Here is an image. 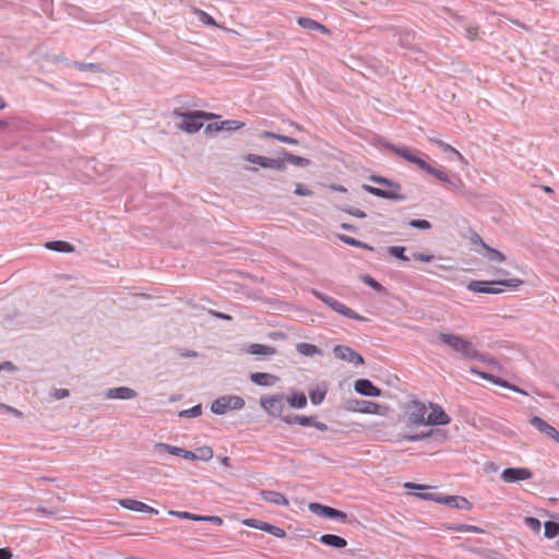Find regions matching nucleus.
<instances>
[{
  "instance_id": "1",
  "label": "nucleus",
  "mask_w": 559,
  "mask_h": 559,
  "mask_svg": "<svg viewBox=\"0 0 559 559\" xmlns=\"http://www.w3.org/2000/svg\"><path fill=\"white\" fill-rule=\"evenodd\" d=\"M391 150L406 162L415 164L418 168L433 176L439 181L447 183L448 187L452 190L464 186V182L461 179L457 180V183L451 181L449 176L443 170L430 166L425 159L417 156L414 151L407 147L391 146Z\"/></svg>"
},
{
  "instance_id": "2",
  "label": "nucleus",
  "mask_w": 559,
  "mask_h": 559,
  "mask_svg": "<svg viewBox=\"0 0 559 559\" xmlns=\"http://www.w3.org/2000/svg\"><path fill=\"white\" fill-rule=\"evenodd\" d=\"M437 340L439 343L447 345L453 352H455L456 354L461 355L464 358H481V355L478 353L473 342L461 335L441 332L437 335Z\"/></svg>"
},
{
  "instance_id": "3",
  "label": "nucleus",
  "mask_w": 559,
  "mask_h": 559,
  "mask_svg": "<svg viewBox=\"0 0 559 559\" xmlns=\"http://www.w3.org/2000/svg\"><path fill=\"white\" fill-rule=\"evenodd\" d=\"M523 284L521 278H503V280H495V281H471L467 284V289L477 294H493L498 295L504 292L503 288L498 286H503L510 289H516Z\"/></svg>"
},
{
  "instance_id": "4",
  "label": "nucleus",
  "mask_w": 559,
  "mask_h": 559,
  "mask_svg": "<svg viewBox=\"0 0 559 559\" xmlns=\"http://www.w3.org/2000/svg\"><path fill=\"white\" fill-rule=\"evenodd\" d=\"M174 116L181 119L178 123V128L190 134L198 132L203 127V121L217 118L215 114L202 110L181 112L176 109L174 110Z\"/></svg>"
},
{
  "instance_id": "5",
  "label": "nucleus",
  "mask_w": 559,
  "mask_h": 559,
  "mask_svg": "<svg viewBox=\"0 0 559 559\" xmlns=\"http://www.w3.org/2000/svg\"><path fill=\"white\" fill-rule=\"evenodd\" d=\"M370 180L383 185L384 187H389V190H382L381 188H376L372 186H364V189L371 193L372 195L390 200H400L403 198L401 194L400 185L391 182L390 180L378 176H372Z\"/></svg>"
},
{
  "instance_id": "6",
  "label": "nucleus",
  "mask_w": 559,
  "mask_h": 559,
  "mask_svg": "<svg viewBox=\"0 0 559 559\" xmlns=\"http://www.w3.org/2000/svg\"><path fill=\"white\" fill-rule=\"evenodd\" d=\"M313 294H314V296H317V298L322 300L333 311H335L344 317H347V318H350V319H354L357 321H366L367 320L365 317L358 314L357 312H355L354 310H352L344 304L340 302L338 300H336L328 295H324L317 290H314Z\"/></svg>"
},
{
  "instance_id": "7",
  "label": "nucleus",
  "mask_w": 559,
  "mask_h": 559,
  "mask_svg": "<svg viewBox=\"0 0 559 559\" xmlns=\"http://www.w3.org/2000/svg\"><path fill=\"white\" fill-rule=\"evenodd\" d=\"M348 409L355 413L381 415L385 416L389 413V407L376 402L366 400H354L349 402Z\"/></svg>"
},
{
  "instance_id": "8",
  "label": "nucleus",
  "mask_w": 559,
  "mask_h": 559,
  "mask_svg": "<svg viewBox=\"0 0 559 559\" xmlns=\"http://www.w3.org/2000/svg\"><path fill=\"white\" fill-rule=\"evenodd\" d=\"M243 405L245 401L240 396H223L212 403L211 409L213 413L222 415L226 413L227 409H240Z\"/></svg>"
},
{
  "instance_id": "9",
  "label": "nucleus",
  "mask_w": 559,
  "mask_h": 559,
  "mask_svg": "<svg viewBox=\"0 0 559 559\" xmlns=\"http://www.w3.org/2000/svg\"><path fill=\"white\" fill-rule=\"evenodd\" d=\"M427 406L419 401H411L406 405L407 419L412 425L425 426L426 425Z\"/></svg>"
},
{
  "instance_id": "10",
  "label": "nucleus",
  "mask_w": 559,
  "mask_h": 559,
  "mask_svg": "<svg viewBox=\"0 0 559 559\" xmlns=\"http://www.w3.org/2000/svg\"><path fill=\"white\" fill-rule=\"evenodd\" d=\"M418 496L424 499L435 500L439 503H443L445 506H449V507L455 508V509L471 510V508H472L471 502L466 498L460 497V496L435 497L431 493L418 495Z\"/></svg>"
},
{
  "instance_id": "11",
  "label": "nucleus",
  "mask_w": 559,
  "mask_h": 559,
  "mask_svg": "<svg viewBox=\"0 0 559 559\" xmlns=\"http://www.w3.org/2000/svg\"><path fill=\"white\" fill-rule=\"evenodd\" d=\"M501 479L507 484L528 480L533 477V473L526 467H508L502 471Z\"/></svg>"
},
{
  "instance_id": "12",
  "label": "nucleus",
  "mask_w": 559,
  "mask_h": 559,
  "mask_svg": "<svg viewBox=\"0 0 559 559\" xmlns=\"http://www.w3.org/2000/svg\"><path fill=\"white\" fill-rule=\"evenodd\" d=\"M429 408L430 413L426 416L425 426H444L450 424V416L444 412V409L440 405L430 403Z\"/></svg>"
},
{
  "instance_id": "13",
  "label": "nucleus",
  "mask_w": 559,
  "mask_h": 559,
  "mask_svg": "<svg viewBox=\"0 0 559 559\" xmlns=\"http://www.w3.org/2000/svg\"><path fill=\"white\" fill-rule=\"evenodd\" d=\"M262 408L273 417H280L284 411V396L270 395L261 399Z\"/></svg>"
},
{
  "instance_id": "14",
  "label": "nucleus",
  "mask_w": 559,
  "mask_h": 559,
  "mask_svg": "<svg viewBox=\"0 0 559 559\" xmlns=\"http://www.w3.org/2000/svg\"><path fill=\"white\" fill-rule=\"evenodd\" d=\"M242 524L248 527H252V528H257V530L266 532V533H269L275 537H278V538H284L286 536V533L283 528L272 525L267 522L257 520V519H245L242 521Z\"/></svg>"
},
{
  "instance_id": "15",
  "label": "nucleus",
  "mask_w": 559,
  "mask_h": 559,
  "mask_svg": "<svg viewBox=\"0 0 559 559\" xmlns=\"http://www.w3.org/2000/svg\"><path fill=\"white\" fill-rule=\"evenodd\" d=\"M308 508L312 513L319 516L338 519L341 521H345L347 518L346 513L343 511L317 502L310 503Z\"/></svg>"
},
{
  "instance_id": "16",
  "label": "nucleus",
  "mask_w": 559,
  "mask_h": 559,
  "mask_svg": "<svg viewBox=\"0 0 559 559\" xmlns=\"http://www.w3.org/2000/svg\"><path fill=\"white\" fill-rule=\"evenodd\" d=\"M335 356L342 360L353 362L355 365H362L364 358L348 346L336 345L333 348Z\"/></svg>"
},
{
  "instance_id": "17",
  "label": "nucleus",
  "mask_w": 559,
  "mask_h": 559,
  "mask_svg": "<svg viewBox=\"0 0 559 559\" xmlns=\"http://www.w3.org/2000/svg\"><path fill=\"white\" fill-rule=\"evenodd\" d=\"M530 424L535 427L538 431L545 433L550 439L559 443V431L549 425L547 421H545L543 418L538 416H533L530 418Z\"/></svg>"
},
{
  "instance_id": "18",
  "label": "nucleus",
  "mask_w": 559,
  "mask_h": 559,
  "mask_svg": "<svg viewBox=\"0 0 559 559\" xmlns=\"http://www.w3.org/2000/svg\"><path fill=\"white\" fill-rule=\"evenodd\" d=\"M354 389L357 393L365 396H380L382 393V391L368 379H358L355 381Z\"/></svg>"
},
{
  "instance_id": "19",
  "label": "nucleus",
  "mask_w": 559,
  "mask_h": 559,
  "mask_svg": "<svg viewBox=\"0 0 559 559\" xmlns=\"http://www.w3.org/2000/svg\"><path fill=\"white\" fill-rule=\"evenodd\" d=\"M119 504L128 510L157 514L158 511L141 501L134 499H120Z\"/></svg>"
},
{
  "instance_id": "20",
  "label": "nucleus",
  "mask_w": 559,
  "mask_h": 559,
  "mask_svg": "<svg viewBox=\"0 0 559 559\" xmlns=\"http://www.w3.org/2000/svg\"><path fill=\"white\" fill-rule=\"evenodd\" d=\"M136 395L134 390L127 386L112 388L106 392V397L110 400H130Z\"/></svg>"
},
{
  "instance_id": "21",
  "label": "nucleus",
  "mask_w": 559,
  "mask_h": 559,
  "mask_svg": "<svg viewBox=\"0 0 559 559\" xmlns=\"http://www.w3.org/2000/svg\"><path fill=\"white\" fill-rule=\"evenodd\" d=\"M260 496L265 502L271 503V504L284 506V507H287L289 504L287 498L278 491L262 490L260 492Z\"/></svg>"
},
{
  "instance_id": "22",
  "label": "nucleus",
  "mask_w": 559,
  "mask_h": 559,
  "mask_svg": "<svg viewBox=\"0 0 559 559\" xmlns=\"http://www.w3.org/2000/svg\"><path fill=\"white\" fill-rule=\"evenodd\" d=\"M250 380L261 386H272L278 381V377L266 372H254L250 374Z\"/></svg>"
},
{
  "instance_id": "23",
  "label": "nucleus",
  "mask_w": 559,
  "mask_h": 559,
  "mask_svg": "<svg viewBox=\"0 0 559 559\" xmlns=\"http://www.w3.org/2000/svg\"><path fill=\"white\" fill-rule=\"evenodd\" d=\"M155 450L158 451V452H165V453H168V454H171V455H176V456H180V457H183L186 460H188V457H190L188 454V450H185L182 448H178V447H175V445H170V444H167V443H163V442H158L155 444Z\"/></svg>"
},
{
  "instance_id": "24",
  "label": "nucleus",
  "mask_w": 559,
  "mask_h": 559,
  "mask_svg": "<svg viewBox=\"0 0 559 559\" xmlns=\"http://www.w3.org/2000/svg\"><path fill=\"white\" fill-rule=\"evenodd\" d=\"M188 454H190L189 455L190 457H188V460H190V461L200 460V461L206 462L213 457L214 452L210 445H203V447L198 448L195 450V452L188 451Z\"/></svg>"
},
{
  "instance_id": "25",
  "label": "nucleus",
  "mask_w": 559,
  "mask_h": 559,
  "mask_svg": "<svg viewBox=\"0 0 559 559\" xmlns=\"http://www.w3.org/2000/svg\"><path fill=\"white\" fill-rule=\"evenodd\" d=\"M298 24L302 28L308 29V31H318L323 34H330V31L324 25L320 24L319 22H317L310 17H299Z\"/></svg>"
},
{
  "instance_id": "26",
  "label": "nucleus",
  "mask_w": 559,
  "mask_h": 559,
  "mask_svg": "<svg viewBox=\"0 0 559 559\" xmlns=\"http://www.w3.org/2000/svg\"><path fill=\"white\" fill-rule=\"evenodd\" d=\"M320 542L326 546H331L334 548H344L347 545L345 538L333 535V534H324L320 537Z\"/></svg>"
},
{
  "instance_id": "27",
  "label": "nucleus",
  "mask_w": 559,
  "mask_h": 559,
  "mask_svg": "<svg viewBox=\"0 0 559 559\" xmlns=\"http://www.w3.org/2000/svg\"><path fill=\"white\" fill-rule=\"evenodd\" d=\"M247 353L251 355L272 356L276 354V349L272 346L264 344H250L247 348Z\"/></svg>"
},
{
  "instance_id": "28",
  "label": "nucleus",
  "mask_w": 559,
  "mask_h": 559,
  "mask_svg": "<svg viewBox=\"0 0 559 559\" xmlns=\"http://www.w3.org/2000/svg\"><path fill=\"white\" fill-rule=\"evenodd\" d=\"M45 248L58 252L69 253L74 251V247L70 242L62 240L48 241L45 243Z\"/></svg>"
},
{
  "instance_id": "29",
  "label": "nucleus",
  "mask_w": 559,
  "mask_h": 559,
  "mask_svg": "<svg viewBox=\"0 0 559 559\" xmlns=\"http://www.w3.org/2000/svg\"><path fill=\"white\" fill-rule=\"evenodd\" d=\"M296 348L300 355L307 356V357H312L314 355L322 354L321 349L318 346H316L313 344H309V343H299V344H297Z\"/></svg>"
},
{
  "instance_id": "30",
  "label": "nucleus",
  "mask_w": 559,
  "mask_h": 559,
  "mask_svg": "<svg viewBox=\"0 0 559 559\" xmlns=\"http://www.w3.org/2000/svg\"><path fill=\"white\" fill-rule=\"evenodd\" d=\"M469 371L474 374H477L479 376L480 378L485 379V380H488L497 385H500V386H503V388H511L509 385V383L506 381V380H502L493 374H490V373H487V372H483V371H479L477 370L476 368H471Z\"/></svg>"
},
{
  "instance_id": "31",
  "label": "nucleus",
  "mask_w": 559,
  "mask_h": 559,
  "mask_svg": "<svg viewBox=\"0 0 559 559\" xmlns=\"http://www.w3.org/2000/svg\"><path fill=\"white\" fill-rule=\"evenodd\" d=\"M287 402L292 408H304L307 405L305 393H294L287 397Z\"/></svg>"
},
{
  "instance_id": "32",
  "label": "nucleus",
  "mask_w": 559,
  "mask_h": 559,
  "mask_svg": "<svg viewBox=\"0 0 559 559\" xmlns=\"http://www.w3.org/2000/svg\"><path fill=\"white\" fill-rule=\"evenodd\" d=\"M284 158H285V163L287 162V163L293 164L298 167H307L310 165V159L298 156V155H294L289 152H284Z\"/></svg>"
},
{
  "instance_id": "33",
  "label": "nucleus",
  "mask_w": 559,
  "mask_h": 559,
  "mask_svg": "<svg viewBox=\"0 0 559 559\" xmlns=\"http://www.w3.org/2000/svg\"><path fill=\"white\" fill-rule=\"evenodd\" d=\"M430 142L440 146L444 152H451L452 154H457V159L465 165L467 164L466 158L456 148H454L450 144H448L441 140H438V139H430Z\"/></svg>"
},
{
  "instance_id": "34",
  "label": "nucleus",
  "mask_w": 559,
  "mask_h": 559,
  "mask_svg": "<svg viewBox=\"0 0 559 559\" xmlns=\"http://www.w3.org/2000/svg\"><path fill=\"white\" fill-rule=\"evenodd\" d=\"M484 250L486 251L487 258L490 262L502 263L507 259L502 252H500L499 250H497L495 248L489 247L488 245H484Z\"/></svg>"
},
{
  "instance_id": "35",
  "label": "nucleus",
  "mask_w": 559,
  "mask_h": 559,
  "mask_svg": "<svg viewBox=\"0 0 559 559\" xmlns=\"http://www.w3.org/2000/svg\"><path fill=\"white\" fill-rule=\"evenodd\" d=\"M193 13L199 17L200 22H202L205 25L218 27L216 21L205 11L193 8Z\"/></svg>"
},
{
  "instance_id": "36",
  "label": "nucleus",
  "mask_w": 559,
  "mask_h": 559,
  "mask_svg": "<svg viewBox=\"0 0 559 559\" xmlns=\"http://www.w3.org/2000/svg\"><path fill=\"white\" fill-rule=\"evenodd\" d=\"M263 168L284 170L286 168L285 158L281 159V158L264 157Z\"/></svg>"
},
{
  "instance_id": "37",
  "label": "nucleus",
  "mask_w": 559,
  "mask_h": 559,
  "mask_svg": "<svg viewBox=\"0 0 559 559\" xmlns=\"http://www.w3.org/2000/svg\"><path fill=\"white\" fill-rule=\"evenodd\" d=\"M544 527H545V532H544L545 537L554 538L559 535V523L552 522V521H547V522H545Z\"/></svg>"
},
{
  "instance_id": "38",
  "label": "nucleus",
  "mask_w": 559,
  "mask_h": 559,
  "mask_svg": "<svg viewBox=\"0 0 559 559\" xmlns=\"http://www.w3.org/2000/svg\"><path fill=\"white\" fill-rule=\"evenodd\" d=\"M338 238L349 245V246H353V247H357V248H364V249H367V250H372V248L370 246H368L367 243H364L353 237H349V236H346V235H338Z\"/></svg>"
},
{
  "instance_id": "39",
  "label": "nucleus",
  "mask_w": 559,
  "mask_h": 559,
  "mask_svg": "<svg viewBox=\"0 0 559 559\" xmlns=\"http://www.w3.org/2000/svg\"><path fill=\"white\" fill-rule=\"evenodd\" d=\"M325 389H316L310 392V400L314 405L321 404L325 397Z\"/></svg>"
},
{
  "instance_id": "40",
  "label": "nucleus",
  "mask_w": 559,
  "mask_h": 559,
  "mask_svg": "<svg viewBox=\"0 0 559 559\" xmlns=\"http://www.w3.org/2000/svg\"><path fill=\"white\" fill-rule=\"evenodd\" d=\"M168 513L170 515L177 516L179 519L191 520V521H197V522H200V520H201V515L193 514V513H190V512L169 511Z\"/></svg>"
},
{
  "instance_id": "41",
  "label": "nucleus",
  "mask_w": 559,
  "mask_h": 559,
  "mask_svg": "<svg viewBox=\"0 0 559 559\" xmlns=\"http://www.w3.org/2000/svg\"><path fill=\"white\" fill-rule=\"evenodd\" d=\"M389 252L391 255L402 260V261H408V257H406L405 253V247L401 246H393L389 248Z\"/></svg>"
},
{
  "instance_id": "42",
  "label": "nucleus",
  "mask_w": 559,
  "mask_h": 559,
  "mask_svg": "<svg viewBox=\"0 0 559 559\" xmlns=\"http://www.w3.org/2000/svg\"><path fill=\"white\" fill-rule=\"evenodd\" d=\"M524 523L534 532L539 533L542 528V523L538 519L533 516H526L524 519Z\"/></svg>"
},
{
  "instance_id": "43",
  "label": "nucleus",
  "mask_w": 559,
  "mask_h": 559,
  "mask_svg": "<svg viewBox=\"0 0 559 559\" xmlns=\"http://www.w3.org/2000/svg\"><path fill=\"white\" fill-rule=\"evenodd\" d=\"M456 532H467V533H483L484 531L475 525L460 524L454 527H450Z\"/></svg>"
},
{
  "instance_id": "44",
  "label": "nucleus",
  "mask_w": 559,
  "mask_h": 559,
  "mask_svg": "<svg viewBox=\"0 0 559 559\" xmlns=\"http://www.w3.org/2000/svg\"><path fill=\"white\" fill-rule=\"evenodd\" d=\"M221 126H223V130H237L242 128L245 123L238 120H226L222 121Z\"/></svg>"
},
{
  "instance_id": "45",
  "label": "nucleus",
  "mask_w": 559,
  "mask_h": 559,
  "mask_svg": "<svg viewBox=\"0 0 559 559\" xmlns=\"http://www.w3.org/2000/svg\"><path fill=\"white\" fill-rule=\"evenodd\" d=\"M243 159L251 164H257L261 167H263V165H264V156H261V155L247 154L246 156H243Z\"/></svg>"
},
{
  "instance_id": "46",
  "label": "nucleus",
  "mask_w": 559,
  "mask_h": 559,
  "mask_svg": "<svg viewBox=\"0 0 559 559\" xmlns=\"http://www.w3.org/2000/svg\"><path fill=\"white\" fill-rule=\"evenodd\" d=\"M409 226H412L414 228H418V229H430L431 228L430 222H428L426 219H412L409 222Z\"/></svg>"
},
{
  "instance_id": "47",
  "label": "nucleus",
  "mask_w": 559,
  "mask_h": 559,
  "mask_svg": "<svg viewBox=\"0 0 559 559\" xmlns=\"http://www.w3.org/2000/svg\"><path fill=\"white\" fill-rule=\"evenodd\" d=\"M285 421L287 424L296 423V424H299L301 426H310L311 425V418L306 417V416H296L294 420H292L289 418H285Z\"/></svg>"
},
{
  "instance_id": "48",
  "label": "nucleus",
  "mask_w": 559,
  "mask_h": 559,
  "mask_svg": "<svg viewBox=\"0 0 559 559\" xmlns=\"http://www.w3.org/2000/svg\"><path fill=\"white\" fill-rule=\"evenodd\" d=\"M295 194L300 197H310L312 195V191L305 187L302 183H297L295 188Z\"/></svg>"
},
{
  "instance_id": "49",
  "label": "nucleus",
  "mask_w": 559,
  "mask_h": 559,
  "mask_svg": "<svg viewBox=\"0 0 559 559\" xmlns=\"http://www.w3.org/2000/svg\"><path fill=\"white\" fill-rule=\"evenodd\" d=\"M413 259L420 262H431L433 260L432 254L416 252L413 254Z\"/></svg>"
},
{
  "instance_id": "50",
  "label": "nucleus",
  "mask_w": 559,
  "mask_h": 559,
  "mask_svg": "<svg viewBox=\"0 0 559 559\" xmlns=\"http://www.w3.org/2000/svg\"><path fill=\"white\" fill-rule=\"evenodd\" d=\"M180 415L188 416V417H197V416L201 415V407L193 406L189 409L183 411Z\"/></svg>"
},
{
  "instance_id": "51",
  "label": "nucleus",
  "mask_w": 559,
  "mask_h": 559,
  "mask_svg": "<svg viewBox=\"0 0 559 559\" xmlns=\"http://www.w3.org/2000/svg\"><path fill=\"white\" fill-rule=\"evenodd\" d=\"M200 521L211 522V523H214L216 525H222L223 524V519L219 518V516H216V515H201V520Z\"/></svg>"
},
{
  "instance_id": "52",
  "label": "nucleus",
  "mask_w": 559,
  "mask_h": 559,
  "mask_svg": "<svg viewBox=\"0 0 559 559\" xmlns=\"http://www.w3.org/2000/svg\"><path fill=\"white\" fill-rule=\"evenodd\" d=\"M0 408L4 409L5 412H8V413H10L12 415H14L15 417H19V418L23 417L22 412H20L19 409H16V408H14L12 406H9V405L0 403Z\"/></svg>"
},
{
  "instance_id": "53",
  "label": "nucleus",
  "mask_w": 559,
  "mask_h": 559,
  "mask_svg": "<svg viewBox=\"0 0 559 559\" xmlns=\"http://www.w3.org/2000/svg\"><path fill=\"white\" fill-rule=\"evenodd\" d=\"M223 130V126H221V122L210 123L205 127V133L210 134L213 132H217Z\"/></svg>"
},
{
  "instance_id": "54",
  "label": "nucleus",
  "mask_w": 559,
  "mask_h": 559,
  "mask_svg": "<svg viewBox=\"0 0 559 559\" xmlns=\"http://www.w3.org/2000/svg\"><path fill=\"white\" fill-rule=\"evenodd\" d=\"M466 36L468 39L474 40L478 36V27H476V26L467 27Z\"/></svg>"
},
{
  "instance_id": "55",
  "label": "nucleus",
  "mask_w": 559,
  "mask_h": 559,
  "mask_svg": "<svg viewBox=\"0 0 559 559\" xmlns=\"http://www.w3.org/2000/svg\"><path fill=\"white\" fill-rule=\"evenodd\" d=\"M278 141L282 142V143H285V144H292V145H297L298 144V140H296L294 138H290V136H287V135H281L280 134Z\"/></svg>"
},
{
  "instance_id": "56",
  "label": "nucleus",
  "mask_w": 559,
  "mask_h": 559,
  "mask_svg": "<svg viewBox=\"0 0 559 559\" xmlns=\"http://www.w3.org/2000/svg\"><path fill=\"white\" fill-rule=\"evenodd\" d=\"M471 241L474 243V245H479L484 248V245H487L483 239L481 237L478 235V234H473L471 236Z\"/></svg>"
},
{
  "instance_id": "57",
  "label": "nucleus",
  "mask_w": 559,
  "mask_h": 559,
  "mask_svg": "<svg viewBox=\"0 0 559 559\" xmlns=\"http://www.w3.org/2000/svg\"><path fill=\"white\" fill-rule=\"evenodd\" d=\"M12 557L13 554L9 548H0V559H11Z\"/></svg>"
},
{
  "instance_id": "58",
  "label": "nucleus",
  "mask_w": 559,
  "mask_h": 559,
  "mask_svg": "<svg viewBox=\"0 0 559 559\" xmlns=\"http://www.w3.org/2000/svg\"><path fill=\"white\" fill-rule=\"evenodd\" d=\"M55 397L57 400H60V399H63V397H67L69 395V391L66 390V389H59L55 392Z\"/></svg>"
},
{
  "instance_id": "59",
  "label": "nucleus",
  "mask_w": 559,
  "mask_h": 559,
  "mask_svg": "<svg viewBox=\"0 0 559 559\" xmlns=\"http://www.w3.org/2000/svg\"><path fill=\"white\" fill-rule=\"evenodd\" d=\"M348 213L354 215V216H356V217H360V218L366 217V213L364 211H361V210H358V209L349 210Z\"/></svg>"
},
{
  "instance_id": "60",
  "label": "nucleus",
  "mask_w": 559,
  "mask_h": 559,
  "mask_svg": "<svg viewBox=\"0 0 559 559\" xmlns=\"http://www.w3.org/2000/svg\"><path fill=\"white\" fill-rule=\"evenodd\" d=\"M261 136H262V138H266V139H275V140H277V141H278V136H280V134H276V133H273V132H270V131H263V132L261 133Z\"/></svg>"
},
{
  "instance_id": "61",
  "label": "nucleus",
  "mask_w": 559,
  "mask_h": 559,
  "mask_svg": "<svg viewBox=\"0 0 559 559\" xmlns=\"http://www.w3.org/2000/svg\"><path fill=\"white\" fill-rule=\"evenodd\" d=\"M365 282H366L368 285H370L371 287H373V288L379 289V288L381 287V285H380L378 282H376L372 277H369V276H368V277L365 280Z\"/></svg>"
},
{
  "instance_id": "62",
  "label": "nucleus",
  "mask_w": 559,
  "mask_h": 559,
  "mask_svg": "<svg viewBox=\"0 0 559 559\" xmlns=\"http://www.w3.org/2000/svg\"><path fill=\"white\" fill-rule=\"evenodd\" d=\"M405 488H408V489H413V488H418V489H421V488H426V486H421V485H416L414 483H406L404 485Z\"/></svg>"
},
{
  "instance_id": "63",
  "label": "nucleus",
  "mask_w": 559,
  "mask_h": 559,
  "mask_svg": "<svg viewBox=\"0 0 559 559\" xmlns=\"http://www.w3.org/2000/svg\"><path fill=\"white\" fill-rule=\"evenodd\" d=\"M480 360H484V361H487L489 365H491L492 367H496L498 369H500V365L495 360V359H488V360H485L483 357L480 358Z\"/></svg>"
},
{
  "instance_id": "64",
  "label": "nucleus",
  "mask_w": 559,
  "mask_h": 559,
  "mask_svg": "<svg viewBox=\"0 0 559 559\" xmlns=\"http://www.w3.org/2000/svg\"><path fill=\"white\" fill-rule=\"evenodd\" d=\"M221 463L225 466V467H229L230 466V461H229V457L227 456H224L221 459Z\"/></svg>"
}]
</instances>
